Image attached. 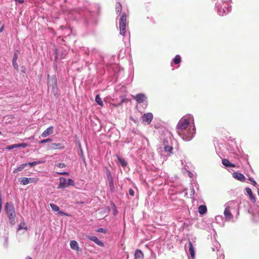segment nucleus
I'll list each match as a JSON object with an SVG mask.
<instances>
[{"instance_id": "72a5a7b5", "label": "nucleus", "mask_w": 259, "mask_h": 259, "mask_svg": "<svg viewBox=\"0 0 259 259\" xmlns=\"http://www.w3.org/2000/svg\"><path fill=\"white\" fill-rule=\"evenodd\" d=\"M74 185V181L72 179H69L68 180V183L67 184V186H73Z\"/></svg>"}, {"instance_id": "f3484780", "label": "nucleus", "mask_w": 259, "mask_h": 259, "mask_svg": "<svg viewBox=\"0 0 259 259\" xmlns=\"http://www.w3.org/2000/svg\"><path fill=\"white\" fill-rule=\"evenodd\" d=\"M245 190H246V192H247V193L248 194V195L249 196L250 200L252 202H254L255 201V198L253 195L251 189L249 188H246Z\"/></svg>"}, {"instance_id": "39448f33", "label": "nucleus", "mask_w": 259, "mask_h": 259, "mask_svg": "<svg viewBox=\"0 0 259 259\" xmlns=\"http://www.w3.org/2000/svg\"><path fill=\"white\" fill-rule=\"evenodd\" d=\"M127 24L126 17H121L119 21L120 33L124 36L126 33V26Z\"/></svg>"}, {"instance_id": "4468645a", "label": "nucleus", "mask_w": 259, "mask_h": 259, "mask_svg": "<svg viewBox=\"0 0 259 259\" xmlns=\"http://www.w3.org/2000/svg\"><path fill=\"white\" fill-rule=\"evenodd\" d=\"M233 176L234 178L236 179L237 180L241 182H244L245 179L244 176L243 174L239 172H234L233 174Z\"/></svg>"}, {"instance_id": "c03bdc74", "label": "nucleus", "mask_w": 259, "mask_h": 259, "mask_svg": "<svg viewBox=\"0 0 259 259\" xmlns=\"http://www.w3.org/2000/svg\"><path fill=\"white\" fill-rule=\"evenodd\" d=\"M58 174L62 175H69V173L67 172H59Z\"/></svg>"}, {"instance_id": "de8ad7c7", "label": "nucleus", "mask_w": 259, "mask_h": 259, "mask_svg": "<svg viewBox=\"0 0 259 259\" xmlns=\"http://www.w3.org/2000/svg\"><path fill=\"white\" fill-rule=\"evenodd\" d=\"M4 25H3V26H2V27L1 28V29H0V32H3V29H4Z\"/></svg>"}, {"instance_id": "9d476101", "label": "nucleus", "mask_w": 259, "mask_h": 259, "mask_svg": "<svg viewBox=\"0 0 259 259\" xmlns=\"http://www.w3.org/2000/svg\"><path fill=\"white\" fill-rule=\"evenodd\" d=\"M86 237L94 242L97 245L102 247L104 246V243L100 241L96 236L87 235Z\"/></svg>"}, {"instance_id": "aec40b11", "label": "nucleus", "mask_w": 259, "mask_h": 259, "mask_svg": "<svg viewBox=\"0 0 259 259\" xmlns=\"http://www.w3.org/2000/svg\"><path fill=\"white\" fill-rule=\"evenodd\" d=\"M189 250L191 254V256L192 258H194L195 256V252L192 243L190 241L189 242Z\"/></svg>"}, {"instance_id": "2f4dec72", "label": "nucleus", "mask_w": 259, "mask_h": 259, "mask_svg": "<svg viewBox=\"0 0 259 259\" xmlns=\"http://www.w3.org/2000/svg\"><path fill=\"white\" fill-rule=\"evenodd\" d=\"M16 145H17V148H19V147L25 148V147H27V146H28L27 144L24 143H20V144H17Z\"/></svg>"}, {"instance_id": "a211bd4d", "label": "nucleus", "mask_w": 259, "mask_h": 259, "mask_svg": "<svg viewBox=\"0 0 259 259\" xmlns=\"http://www.w3.org/2000/svg\"><path fill=\"white\" fill-rule=\"evenodd\" d=\"M222 163L226 167H235L236 166L234 164L231 163L228 159H224L222 160Z\"/></svg>"}, {"instance_id": "09e8293b", "label": "nucleus", "mask_w": 259, "mask_h": 259, "mask_svg": "<svg viewBox=\"0 0 259 259\" xmlns=\"http://www.w3.org/2000/svg\"><path fill=\"white\" fill-rule=\"evenodd\" d=\"M25 259H32V258L29 256H27Z\"/></svg>"}, {"instance_id": "a878e982", "label": "nucleus", "mask_w": 259, "mask_h": 259, "mask_svg": "<svg viewBox=\"0 0 259 259\" xmlns=\"http://www.w3.org/2000/svg\"><path fill=\"white\" fill-rule=\"evenodd\" d=\"M175 64H179L181 61V58L179 55H176L173 60Z\"/></svg>"}, {"instance_id": "ea45409f", "label": "nucleus", "mask_w": 259, "mask_h": 259, "mask_svg": "<svg viewBox=\"0 0 259 259\" xmlns=\"http://www.w3.org/2000/svg\"><path fill=\"white\" fill-rule=\"evenodd\" d=\"M97 231L98 232H100V233H106L105 230L103 228H99V229L97 230Z\"/></svg>"}, {"instance_id": "7c9ffc66", "label": "nucleus", "mask_w": 259, "mask_h": 259, "mask_svg": "<svg viewBox=\"0 0 259 259\" xmlns=\"http://www.w3.org/2000/svg\"><path fill=\"white\" fill-rule=\"evenodd\" d=\"M12 65L13 67L16 70H18L19 69V66L18 63H17V61H12Z\"/></svg>"}, {"instance_id": "49530a36", "label": "nucleus", "mask_w": 259, "mask_h": 259, "mask_svg": "<svg viewBox=\"0 0 259 259\" xmlns=\"http://www.w3.org/2000/svg\"><path fill=\"white\" fill-rule=\"evenodd\" d=\"M130 119L132 121H133L135 123H137V122H138L137 121L136 119H135L133 117H130Z\"/></svg>"}, {"instance_id": "ddd939ff", "label": "nucleus", "mask_w": 259, "mask_h": 259, "mask_svg": "<svg viewBox=\"0 0 259 259\" xmlns=\"http://www.w3.org/2000/svg\"><path fill=\"white\" fill-rule=\"evenodd\" d=\"M59 181L60 182L58 189H63L67 187V181L65 178L63 177L60 178Z\"/></svg>"}, {"instance_id": "20e7f679", "label": "nucleus", "mask_w": 259, "mask_h": 259, "mask_svg": "<svg viewBox=\"0 0 259 259\" xmlns=\"http://www.w3.org/2000/svg\"><path fill=\"white\" fill-rule=\"evenodd\" d=\"M190 123V119L183 117L179 121L177 125V132H183L186 130Z\"/></svg>"}, {"instance_id": "b1692460", "label": "nucleus", "mask_w": 259, "mask_h": 259, "mask_svg": "<svg viewBox=\"0 0 259 259\" xmlns=\"http://www.w3.org/2000/svg\"><path fill=\"white\" fill-rule=\"evenodd\" d=\"M116 157L118 159L119 163L122 167H125L127 165V163L124 159L121 158L118 155H116Z\"/></svg>"}, {"instance_id": "37998d69", "label": "nucleus", "mask_w": 259, "mask_h": 259, "mask_svg": "<svg viewBox=\"0 0 259 259\" xmlns=\"http://www.w3.org/2000/svg\"><path fill=\"white\" fill-rule=\"evenodd\" d=\"M129 194L130 195H131V196H133L134 195L135 192H134V190L133 189H130L129 190Z\"/></svg>"}, {"instance_id": "f704fd0d", "label": "nucleus", "mask_w": 259, "mask_h": 259, "mask_svg": "<svg viewBox=\"0 0 259 259\" xmlns=\"http://www.w3.org/2000/svg\"><path fill=\"white\" fill-rule=\"evenodd\" d=\"M51 141H52L51 139L48 138V139H44V140H41L39 142V144H43V143H46V142H51Z\"/></svg>"}, {"instance_id": "4be33fe9", "label": "nucleus", "mask_w": 259, "mask_h": 259, "mask_svg": "<svg viewBox=\"0 0 259 259\" xmlns=\"http://www.w3.org/2000/svg\"><path fill=\"white\" fill-rule=\"evenodd\" d=\"M64 147L62 146V144L61 143H53L52 144L51 146V149H61Z\"/></svg>"}, {"instance_id": "7ed1b4c3", "label": "nucleus", "mask_w": 259, "mask_h": 259, "mask_svg": "<svg viewBox=\"0 0 259 259\" xmlns=\"http://www.w3.org/2000/svg\"><path fill=\"white\" fill-rule=\"evenodd\" d=\"M48 86L49 88L51 87L52 91L55 96L58 95V89L57 87V80L56 75H53L51 78H50V75H48Z\"/></svg>"}, {"instance_id": "e433bc0d", "label": "nucleus", "mask_w": 259, "mask_h": 259, "mask_svg": "<svg viewBox=\"0 0 259 259\" xmlns=\"http://www.w3.org/2000/svg\"><path fill=\"white\" fill-rule=\"evenodd\" d=\"M17 148V145L16 144H14V145H10V146H9L8 147H7L6 149H8V150H12L14 148Z\"/></svg>"}, {"instance_id": "393cba45", "label": "nucleus", "mask_w": 259, "mask_h": 259, "mask_svg": "<svg viewBox=\"0 0 259 259\" xmlns=\"http://www.w3.org/2000/svg\"><path fill=\"white\" fill-rule=\"evenodd\" d=\"M95 101L99 105L101 106H103V103L99 95H96L95 98Z\"/></svg>"}, {"instance_id": "c85d7f7f", "label": "nucleus", "mask_w": 259, "mask_h": 259, "mask_svg": "<svg viewBox=\"0 0 259 259\" xmlns=\"http://www.w3.org/2000/svg\"><path fill=\"white\" fill-rule=\"evenodd\" d=\"M173 148L171 146H165L164 147V151L165 152H169L170 153H172V152Z\"/></svg>"}, {"instance_id": "423d86ee", "label": "nucleus", "mask_w": 259, "mask_h": 259, "mask_svg": "<svg viewBox=\"0 0 259 259\" xmlns=\"http://www.w3.org/2000/svg\"><path fill=\"white\" fill-rule=\"evenodd\" d=\"M55 60L62 59L65 58L67 55L66 51L61 48L55 50Z\"/></svg>"}, {"instance_id": "a19ab883", "label": "nucleus", "mask_w": 259, "mask_h": 259, "mask_svg": "<svg viewBox=\"0 0 259 259\" xmlns=\"http://www.w3.org/2000/svg\"><path fill=\"white\" fill-rule=\"evenodd\" d=\"M57 166L60 168H63L65 167V164L63 163H59L57 164Z\"/></svg>"}, {"instance_id": "1a4fd4ad", "label": "nucleus", "mask_w": 259, "mask_h": 259, "mask_svg": "<svg viewBox=\"0 0 259 259\" xmlns=\"http://www.w3.org/2000/svg\"><path fill=\"white\" fill-rule=\"evenodd\" d=\"M143 122L150 124L153 119V114L151 113H145L142 117Z\"/></svg>"}, {"instance_id": "412c9836", "label": "nucleus", "mask_w": 259, "mask_h": 259, "mask_svg": "<svg viewBox=\"0 0 259 259\" xmlns=\"http://www.w3.org/2000/svg\"><path fill=\"white\" fill-rule=\"evenodd\" d=\"M207 211V207L206 205H201L198 207V212L200 214H204Z\"/></svg>"}, {"instance_id": "5701e85b", "label": "nucleus", "mask_w": 259, "mask_h": 259, "mask_svg": "<svg viewBox=\"0 0 259 259\" xmlns=\"http://www.w3.org/2000/svg\"><path fill=\"white\" fill-rule=\"evenodd\" d=\"M26 166H27V163H23L20 165L17 168L15 169L13 171L14 173H17L19 171H21L23 170Z\"/></svg>"}, {"instance_id": "58836bf2", "label": "nucleus", "mask_w": 259, "mask_h": 259, "mask_svg": "<svg viewBox=\"0 0 259 259\" xmlns=\"http://www.w3.org/2000/svg\"><path fill=\"white\" fill-rule=\"evenodd\" d=\"M25 225L24 223H21L18 225V230H20L23 229V226Z\"/></svg>"}, {"instance_id": "4c0bfd02", "label": "nucleus", "mask_w": 259, "mask_h": 259, "mask_svg": "<svg viewBox=\"0 0 259 259\" xmlns=\"http://www.w3.org/2000/svg\"><path fill=\"white\" fill-rule=\"evenodd\" d=\"M82 160L83 161H85V157H84V155L83 154V151H82V150L81 149V148H80V154Z\"/></svg>"}, {"instance_id": "6ab92c4d", "label": "nucleus", "mask_w": 259, "mask_h": 259, "mask_svg": "<svg viewBox=\"0 0 259 259\" xmlns=\"http://www.w3.org/2000/svg\"><path fill=\"white\" fill-rule=\"evenodd\" d=\"M70 247L74 250H78L79 249L78 244L77 241L71 240L70 242Z\"/></svg>"}, {"instance_id": "f257e3e1", "label": "nucleus", "mask_w": 259, "mask_h": 259, "mask_svg": "<svg viewBox=\"0 0 259 259\" xmlns=\"http://www.w3.org/2000/svg\"><path fill=\"white\" fill-rule=\"evenodd\" d=\"M5 209L7 216L9 218L10 223L14 225L15 224L16 219V212L14 205L7 202L5 205Z\"/></svg>"}, {"instance_id": "f8f14e48", "label": "nucleus", "mask_w": 259, "mask_h": 259, "mask_svg": "<svg viewBox=\"0 0 259 259\" xmlns=\"http://www.w3.org/2000/svg\"><path fill=\"white\" fill-rule=\"evenodd\" d=\"M54 131V127L53 126H50L47 128L41 134L42 137H46L52 134Z\"/></svg>"}, {"instance_id": "6e6552de", "label": "nucleus", "mask_w": 259, "mask_h": 259, "mask_svg": "<svg viewBox=\"0 0 259 259\" xmlns=\"http://www.w3.org/2000/svg\"><path fill=\"white\" fill-rule=\"evenodd\" d=\"M19 181L23 185H27L29 183H35L38 181V179L37 178H26L23 177L20 178Z\"/></svg>"}, {"instance_id": "473e14b6", "label": "nucleus", "mask_w": 259, "mask_h": 259, "mask_svg": "<svg viewBox=\"0 0 259 259\" xmlns=\"http://www.w3.org/2000/svg\"><path fill=\"white\" fill-rule=\"evenodd\" d=\"M127 99H122V100L121 101L120 103H119L118 104H113V106L115 107H117L118 106L121 105L123 102H127Z\"/></svg>"}, {"instance_id": "2eb2a0df", "label": "nucleus", "mask_w": 259, "mask_h": 259, "mask_svg": "<svg viewBox=\"0 0 259 259\" xmlns=\"http://www.w3.org/2000/svg\"><path fill=\"white\" fill-rule=\"evenodd\" d=\"M50 205L54 211H58L59 213L61 215H65L68 216V215L66 213H65L62 211H60L59 207L58 206H57V205L54 204L53 203H50Z\"/></svg>"}, {"instance_id": "f03ea898", "label": "nucleus", "mask_w": 259, "mask_h": 259, "mask_svg": "<svg viewBox=\"0 0 259 259\" xmlns=\"http://www.w3.org/2000/svg\"><path fill=\"white\" fill-rule=\"evenodd\" d=\"M177 133L184 140L186 141H189L193 138L194 135L195 134V129L194 127L192 128L190 127L188 128L185 133L183 132H177Z\"/></svg>"}, {"instance_id": "0eeeda50", "label": "nucleus", "mask_w": 259, "mask_h": 259, "mask_svg": "<svg viewBox=\"0 0 259 259\" xmlns=\"http://www.w3.org/2000/svg\"><path fill=\"white\" fill-rule=\"evenodd\" d=\"M133 97L139 104L142 103L147 100L146 96L143 93H140L137 94L136 96H133Z\"/></svg>"}, {"instance_id": "bb28decb", "label": "nucleus", "mask_w": 259, "mask_h": 259, "mask_svg": "<svg viewBox=\"0 0 259 259\" xmlns=\"http://www.w3.org/2000/svg\"><path fill=\"white\" fill-rule=\"evenodd\" d=\"M109 181V187L111 191H113L114 190V186L113 183V181L112 178L110 177V179L108 178Z\"/></svg>"}, {"instance_id": "79ce46f5", "label": "nucleus", "mask_w": 259, "mask_h": 259, "mask_svg": "<svg viewBox=\"0 0 259 259\" xmlns=\"http://www.w3.org/2000/svg\"><path fill=\"white\" fill-rule=\"evenodd\" d=\"M248 180L252 183L253 186H255L256 185V182L251 178H249Z\"/></svg>"}, {"instance_id": "8fccbe9b", "label": "nucleus", "mask_w": 259, "mask_h": 259, "mask_svg": "<svg viewBox=\"0 0 259 259\" xmlns=\"http://www.w3.org/2000/svg\"><path fill=\"white\" fill-rule=\"evenodd\" d=\"M1 134H2V132H1V131H0V135H1Z\"/></svg>"}, {"instance_id": "c9c22d12", "label": "nucleus", "mask_w": 259, "mask_h": 259, "mask_svg": "<svg viewBox=\"0 0 259 259\" xmlns=\"http://www.w3.org/2000/svg\"><path fill=\"white\" fill-rule=\"evenodd\" d=\"M40 162H36V161H34V162H29V163H27V165H29L30 166L32 167V166H33L38 163H39Z\"/></svg>"}, {"instance_id": "dca6fc26", "label": "nucleus", "mask_w": 259, "mask_h": 259, "mask_svg": "<svg viewBox=\"0 0 259 259\" xmlns=\"http://www.w3.org/2000/svg\"><path fill=\"white\" fill-rule=\"evenodd\" d=\"M135 259H143L144 254L141 250L137 249L135 252Z\"/></svg>"}, {"instance_id": "c756f323", "label": "nucleus", "mask_w": 259, "mask_h": 259, "mask_svg": "<svg viewBox=\"0 0 259 259\" xmlns=\"http://www.w3.org/2000/svg\"><path fill=\"white\" fill-rule=\"evenodd\" d=\"M18 54H19V51L16 50L14 54L12 61H17V59L18 57Z\"/></svg>"}, {"instance_id": "cd10ccee", "label": "nucleus", "mask_w": 259, "mask_h": 259, "mask_svg": "<svg viewBox=\"0 0 259 259\" xmlns=\"http://www.w3.org/2000/svg\"><path fill=\"white\" fill-rule=\"evenodd\" d=\"M115 10L118 13L121 11L122 7L121 5L119 3H116L115 4Z\"/></svg>"}, {"instance_id": "9b49d317", "label": "nucleus", "mask_w": 259, "mask_h": 259, "mask_svg": "<svg viewBox=\"0 0 259 259\" xmlns=\"http://www.w3.org/2000/svg\"><path fill=\"white\" fill-rule=\"evenodd\" d=\"M230 206H226L225 209L224 210V213L225 216L226 220H230L233 218V215L230 212Z\"/></svg>"}, {"instance_id": "a18cd8bd", "label": "nucleus", "mask_w": 259, "mask_h": 259, "mask_svg": "<svg viewBox=\"0 0 259 259\" xmlns=\"http://www.w3.org/2000/svg\"><path fill=\"white\" fill-rule=\"evenodd\" d=\"M16 2H18L20 4H23L24 3V0H15Z\"/></svg>"}]
</instances>
